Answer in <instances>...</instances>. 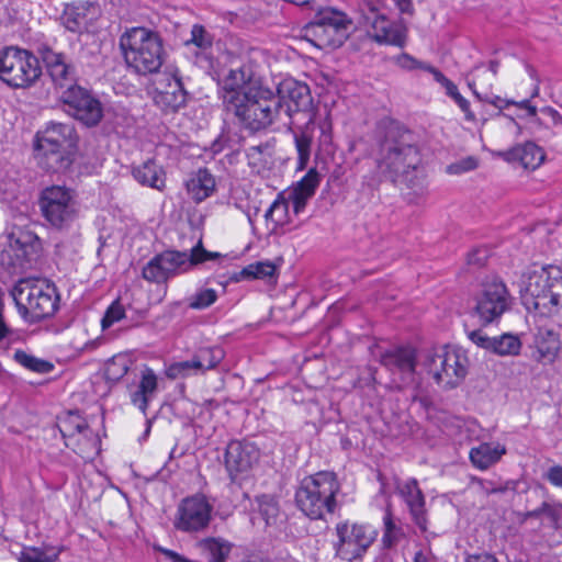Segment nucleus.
Wrapping results in <instances>:
<instances>
[{
    "instance_id": "f257e3e1",
    "label": "nucleus",
    "mask_w": 562,
    "mask_h": 562,
    "mask_svg": "<svg viewBox=\"0 0 562 562\" xmlns=\"http://www.w3.org/2000/svg\"><path fill=\"white\" fill-rule=\"evenodd\" d=\"M220 87L224 110L245 130H265L282 114L280 98L272 89L263 86L249 64L231 69L221 80Z\"/></svg>"
},
{
    "instance_id": "f03ea898",
    "label": "nucleus",
    "mask_w": 562,
    "mask_h": 562,
    "mask_svg": "<svg viewBox=\"0 0 562 562\" xmlns=\"http://www.w3.org/2000/svg\"><path fill=\"white\" fill-rule=\"evenodd\" d=\"M420 160L414 134L396 123L387 125L376 151L378 180H402L409 188L422 189L424 171Z\"/></svg>"
},
{
    "instance_id": "7ed1b4c3",
    "label": "nucleus",
    "mask_w": 562,
    "mask_h": 562,
    "mask_svg": "<svg viewBox=\"0 0 562 562\" xmlns=\"http://www.w3.org/2000/svg\"><path fill=\"white\" fill-rule=\"evenodd\" d=\"M77 143L72 125L50 123L36 134L34 144L37 165L47 172L66 171L74 161Z\"/></svg>"
},
{
    "instance_id": "20e7f679",
    "label": "nucleus",
    "mask_w": 562,
    "mask_h": 562,
    "mask_svg": "<svg viewBox=\"0 0 562 562\" xmlns=\"http://www.w3.org/2000/svg\"><path fill=\"white\" fill-rule=\"evenodd\" d=\"M120 47L127 67L144 76L157 72L166 56L160 35L146 27L126 31L120 38Z\"/></svg>"
},
{
    "instance_id": "39448f33",
    "label": "nucleus",
    "mask_w": 562,
    "mask_h": 562,
    "mask_svg": "<svg viewBox=\"0 0 562 562\" xmlns=\"http://www.w3.org/2000/svg\"><path fill=\"white\" fill-rule=\"evenodd\" d=\"M18 312L27 323L52 317L59 307V294L55 284L45 279H21L11 290Z\"/></svg>"
},
{
    "instance_id": "423d86ee",
    "label": "nucleus",
    "mask_w": 562,
    "mask_h": 562,
    "mask_svg": "<svg viewBox=\"0 0 562 562\" xmlns=\"http://www.w3.org/2000/svg\"><path fill=\"white\" fill-rule=\"evenodd\" d=\"M340 484L334 472L321 471L304 477L296 492L297 508L311 519H323L337 507L336 495Z\"/></svg>"
},
{
    "instance_id": "0eeeda50",
    "label": "nucleus",
    "mask_w": 562,
    "mask_h": 562,
    "mask_svg": "<svg viewBox=\"0 0 562 562\" xmlns=\"http://www.w3.org/2000/svg\"><path fill=\"white\" fill-rule=\"evenodd\" d=\"M524 304L540 316H553L562 308V268L549 266L529 273Z\"/></svg>"
},
{
    "instance_id": "6e6552de",
    "label": "nucleus",
    "mask_w": 562,
    "mask_h": 562,
    "mask_svg": "<svg viewBox=\"0 0 562 562\" xmlns=\"http://www.w3.org/2000/svg\"><path fill=\"white\" fill-rule=\"evenodd\" d=\"M41 215L47 226L67 231L79 216V204L74 190L66 186L52 184L38 195Z\"/></svg>"
},
{
    "instance_id": "1a4fd4ad",
    "label": "nucleus",
    "mask_w": 562,
    "mask_h": 562,
    "mask_svg": "<svg viewBox=\"0 0 562 562\" xmlns=\"http://www.w3.org/2000/svg\"><path fill=\"white\" fill-rule=\"evenodd\" d=\"M42 76L38 57L16 46L0 50V80L12 89H27Z\"/></svg>"
},
{
    "instance_id": "9d476101",
    "label": "nucleus",
    "mask_w": 562,
    "mask_h": 562,
    "mask_svg": "<svg viewBox=\"0 0 562 562\" xmlns=\"http://www.w3.org/2000/svg\"><path fill=\"white\" fill-rule=\"evenodd\" d=\"M356 12L359 15V25L371 27L369 34L374 42L404 47L406 44L405 26L390 21L378 1H359Z\"/></svg>"
},
{
    "instance_id": "9b49d317",
    "label": "nucleus",
    "mask_w": 562,
    "mask_h": 562,
    "mask_svg": "<svg viewBox=\"0 0 562 562\" xmlns=\"http://www.w3.org/2000/svg\"><path fill=\"white\" fill-rule=\"evenodd\" d=\"M352 20L346 13L327 8L315 15L306 25V32L313 35L318 46L339 47L348 38Z\"/></svg>"
},
{
    "instance_id": "f8f14e48",
    "label": "nucleus",
    "mask_w": 562,
    "mask_h": 562,
    "mask_svg": "<svg viewBox=\"0 0 562 562\" xmlns=\"http://www.w3.org/2000/svg\"><path fill=\"white\" fill-rule=\"evenodd\" d=\"M335 532L336 555L347 562L362 559L375 539V532L370 526L349 520L338 522Z\"/></svg>"
},
{
    "instance_id": "ddd939ff",
    "label": "nucleus",
    "mask_w": 562,
    "mask_h": 562,
    "mask_svg": "<svg viewBox=\"0 0 562 562\" xmlns=\"http://www.w3.org/2000/svg\"><path fill=\"white\" fill-rule=\"evenodd\" d=\"M60 98L69 113L86 126H95L101 122L102 103L90 90L77 85L63 91Z\"/></svg>"
},
{
    "instance_id": "4468645a",
    "label": "nucleus",
    "mask_w": 562,
    "mask_h": 562,
    "mask_svg": "<svg viewBox=\"0 0 562 562\" xmlns=\"http://www.w3.org/2000/svg\"><path fill=\"white\" fill-rule=\"evenodd\" d=\"M512 296L502 280H487L476 299L475 313L486 325L499 318L510 306Z\"/></svg>"
},
{
    "instance_id": "2eb2a0df",
    "label": "nucleus",
    "mask_w": 562,
    "mask_h": 562,
    "mask_svg": "<svg viewBox=\"0 0 562 562\" xmlns=\"http://www.w3.org/2000/svg\"><path fill=\"white\" fill-rule=\"evenodd\" d=\"M212 505L203 495H193L181 502L178 507L177 529L186 532L200 531L211 520Z\"/></svg>"
},
{
    "instance_id": "dca6fc26",
    "label": "nucleus",
    "mask_w": 562,
    "mask_h": 562,
    "mask_svg": "<svg viewBox=\"0 0 562 562\" xmlns=\"http://www.w3.org/2000/svg\"><path fill=\"white\" fill-rule=\"evenodd\" d=\"M37 54L56 88L65 91L77 86L75 67L64 53L55 52L47 44H42L37 47Z\"/></svg>"
},
{
    "instance_id": "f3484780",
    "label": "nucleus",
    "mask_w": 562,
    "mask_h": 562,
    "mask_svg": "<svg viewBox=\"0 0 562 562\" xmlns=\"http://www.w3.org/2000/svg\"><path fill=\"white\" fill-rule=\"evenodd\" d=\"M432 362H439V368L434 370V379L445 390L457 387L468 374L467 353H435Z\"/></svg>"
},
{
    "instance_id": "a211bd4d",
    "label": "nucleus",
    "mask_w": 562,
    "mask_h": 562,
    "mask_svg": "<svg viewBox=\"0 0 562 562\" xmlns=\"http://www.w3.org/2000/svg\"><path fill=\"white\" fill-rule=\"evenodd\" d=\"M283 104L282 113L291 117L293 113L306 112L312 109L313 98L310 87L293 78L283 79L274 92Z\"/></svg>"
},
{
    "instance_id": "6ab92c4d",
    "label": "nucleus",
    "mask_w": 562,
    "mask_h": 562,
    "mask_svg": "<svg viewBox=\"0 0 562 562\" xmlns=\"http://www.w3.org/2000/svg\"><path fill=\"white\" fill-rule=\"evenodd\" d=\"M154 103L165 113H176L187 103V91L176 75H164L153 91Z\"/></svg>"
},
{
    "instance_id": "aec40b11",
    "label": "nucleus",
    "mask_w": 562,
    "mask_h": 562,
    "mask_svg": "<svg viewBox=\"0 0 562 562\" xmlns=\"http://www.w3.org/2000/svg\"><path fill=\"white\" fill-rule=\"evenodd\" d=\"M260 457L257 446L247 440H232L225 450L224 462L232 481L239 474L247 473Z\"/></svg>"
},
{
    "instance_id": "412c9836",
    "label": "nucleus",
    "mask_w": 562,
    "mask_h": 562,
    "mask_svg": "<svg viewBox=\"0 0 562 562\" xmlns=\"http://www.w3.org/2000/svg\"><path fill=\"white\" fill-rule=\"evenodd\" d=\"M99 7L92 2H78L67 4L60 16L63 25L72 33L88 31L89 26L98 19Z\"/></svg>"
},
{
    "instance_id": "4be33fe9",
    "label": "nucleus",
    "mask_w": 562,
    "mask_h": 562,
    "mask_svg": "<svg viewBox=\"0 0 562 562\" xmlns=\"http://www.w3.org/2000/svg\"><path fill=\"white\" fill-rule=\"evenodd\" d=\"M221 361V353L218 356L215 353H196L191 360L170 364L166 370V375L171 380L186 379L212 370Z\"/></svg>"
},
{
    "instance_id": "5701e85b",
    "label": "nucleus",
    "mask_w": 562,
    "mask_h": 562,
    "mask_svg": "<svg viewBox=\"0 0 562 562\" xmlns=\"http://www.w3.org/2000/svg\"><path fill=\"white\" fill-rule=\"evenodd\" d=\"M401 495L404 497L414 522L422 531L427 529V518L425 510V497L418 486L416 479H409L400 486Z\"/></svg>"
},
{
    "instance_id": "b1692460",
    "label": "nucleus",
    "mask_w": 562,
    "mask_h": 562,
    "mask_svg": "<svg viewBox=\"0 0 562 562\" xmlns=\"http://www.w3.org/2000/svg\"><path fill=\"white\" fill-rule=\"evenodd\" d=\"M158 391V378L153 369L145 367L140 372V380L135 392L131 395V402L143 414H146L148 404L154 400Z\"/></svg>"
},
{
    "instance_id": "393cba45",
    "label": "nucleus",
    "mask_w": 562,
    "mask_h": 562,
    "mask_svg": "<svg viewBox=\"0 0 562 562\" xmlns=\"http://www.w3.org/2000/svg\"><path fill=\"white\" fill-rule=\"evenodd\" d=\"M505 159L508 161H519L526 169H536L544 160V153L533 142H526L506 151Z\"/></svg>"
},
{
    "instance_id": "a878e982",
    "label": "nucleus",
    "mask_w": 562,
    "mask_h": 562,
    "mask_svg": "<svg viewBox=\"0 0 562 562\" xmlns=\"http://www.w3.org/2000/svg\"><path fill=\"white\" fill-rule=\"evenodd\" d=\"M506 453V447L498 442H483L470 450L469 457L472 464L480 469L486 470Z\"/></svg>"
},
{
    "instance_id": "bb28decb",
    "label": "nucleus",
    "mask_w": 562,
    "mask_h": 562,
    "mask_svg": "<svg viewBox=\"0 0 562 562\" xmlns=\"http://www.w3.org/2000/svg\"><path fill=\"white\" fill-rule=\"evenodd\" d=\"M186 187L191 199L200 203L214 192L215 180L207 169H199L186 182Z\"/></svg>"
},
{
    "instance_id": "cd10ccee",
    "label": "nucleus",
    "mask_w": 562,
    "mask_h": 562,
    "mask_svg": "<svg viewBox=\"0 0 562 562\" xmlns=\"http://www.w3.org/2000/svg\"><path fill=\"white\" fill-rule=\"evenodd\" d=\"M533 347L537 351H560L562 328L557 325L538 326L533 334Z\"/></svg>"
},
{
    "instance_id": "c85d7f7f",
    "label": "nucleus",
    "mask_w": 562,
    "mask_h": 562,
    "mask_svg": "<svg viewBox=\"0 0 562 562\" xmlns=\"http://www.w3.org/2000/svg\"><path fill=\"white\" fill-rule=\"evenodd\" d=\"M132 175L142 186H147L157 190H162L165 188V173L151 159L134 167Z\"/></svg>"
},
{
    "instance_id": "c756f323",
    "label": "nucleus",
    "mask_w": 562,
    "mask_h": 562,
    "mask_svg": "<svg viewBox=\"0 0 562 562\" xmlns=\"http://www.w3.org/2000/svg\"><path fill=\"white\" fill-rule=\"evenodd\" d=\"M66 446L71 448L83 459H92L99 452L100 439L98 435L89 427L82 429L71 441H66Z\"/></svg>"
},
{
    "instance_id": "7c9ffc66",
    "label": "nucleus",
    "mask_w": 562,
    "mask_h": 562,
    "mask_svg": "<svg viewBox=\"0 0 562 562\" xmlns=\"http://www.w3.org/2000/svg\"><path fill=\"white\" fill-rule=\"evenodd\" d=\"M160 261L165 263L166 269H168L167 272L170 279L186 273L193 268L190 251H180L175 249L165 250L160 252Z\"/></svg>"
},
{
    "instance_id": "2f4dec72",
    "label": "nucleus",
    "mask_w": 562,
    "mask_h": 562,
    "mask_svg": "<svg viewBox=\"0 0 562 562\" xmlns=\"http://www.w3.org/2000/svg\"><path fill=\"white\" fill-rule=\"evenodd\" d=\"M209 562H226L232 551V543L222 538H206L199 542Z\"/></svg>"
},
{
    "instance_id": "473e14b6",
    "label": "nucleus",
    "mask_w": 562,
    "mask_h": 562,
    "mask_svg": "<svg viewBox=\"0 0 562 562\" xmlns=\"http://www.w3.org/2000/svg\"><path fill=\"white\" fill-rule=\"evenodd\" d=\"M130 362L126 353H114L105 362L103 372L97 374V380L105 379L111 383L120 381L127 373Z\"/></svg>"
},
{
    "instance_id": "72a5a7b5",
    "label": "nucleus",
    "mask_w": 562,
    "mask_h": 562,
    "mask_svg": "<svg viewBox=\"0 0 562 562\" xmlns=\"http://www.w3.org/2000/svg\"><path fill=\"white\" fill-rule=\"evenodd\" d=\"M61 548L52 546L26 547L20 552L19 562H56Z\"/></svg>"
},
{
    "instance_id": "f704fd0d",
    "label": "nucleus",
    "mask_w": 562,
    "mask_h": 562,
    "mask_svg": "<svg viewBox=\"0 0 562 562\" xmlns=\"http://www.w3.org/2000/svg\"><path fill=\"white\" fill-rule=\"evenodd\" d=\"M276 273V266L271 261H257L243 268L231 279L235 282L241 280H256L271 278Z\"/></svg>"
},
{
    "instance_id": "c9c22d12",
    "label": "nucleus",
    "mask_w": 562,
    "mask_h": 562,
    "mask_svg": "<svg viewBox=\"0 0 562 562\" xmlns=\"http://www.w3.org/2000/svg\"><path fill=\"white\" fill-rule=\"evenodd\" d=\"M313 143V132L308 124L299 132H294V144L297 151V170L306 168L311 157V148Z\"/></svg>"
},
{
    "instance_id": "e433bc0d",
    "label": "nucleus",
    "mask_w": 562,
    "mask_h": 562,
    "mask_svg": "<svg viewBox=\"0 0 562 562\" xmlns=\"http://www.w3.org/2000/svg\"><path fill=\"white\" fill-rule=\"evenodd\" d=\"M88 426L86 419L76 412H69L59 419V430L66 441L76 439L78 434Z\"/></svg>"
},
{
    "instance_id": "4c0bfd02",
    "label": "nucleus",
    "mask_w": 562,
    "mask_h": 562,
    "mask_svg": "<svg viewBox=\"0 0 562 562\" xmlns=\"http://www.w3.org/2000/svg\"><path fill=\"white\" fill-rule=\"evenodd\" d=\"M167 270L165 263L160 261V254H158L146 263L142 276L148 282L165 283L170 279Z\"/></svg>"
},
{
    "instance_id": "58836bf2",
    "label": "nucleus",
    "mask_w": 562,
    "mask_h": 562,
    "mask_svg": "<svg viewBox=\"0 0 562 562\" xmlns=\"http://www.w3.org/2000/svg\"><path fill=\"white\" fill-rule=\"evenodd\" d=\"M381 362L392 366L402 373H412L415 370V353H382Z\"/></svg>"
},
{
    "instance_id": "ea45409f",
    "label": "nucleus",
    "mask_w": 562,
    "mask_h": 562,
    "mask_svg": "<svg viewBox=\"0 0 562 562\" xmlns=\"http://www.w3.org/2000/svg\"><path fill=\"white\" fill-rule=\"evenodd\" d=\"M14 359L26 369L36 373H49L55 368L52 361L37 358L33 353H14Z\"/></svg>"
},
{
    "instance_id": "a19ab883",
    "label": "nucleus",
    "mask_w": 562,
    "mask_h": 562,
    "mask_svg": "<svg viewBox=\"0 0 562 562\" xmlns=\"http://www.w3.org/2000/svg\"><path fill=\"white\" fill-rule=\"evenodd\" d=\"M289 203L279 194L270 207L265 213L266 221H271L274 225H284L288 223Z\"/></svg>"
},
{
    "instance_id": "79ce46f5",
    "label": "nucleus",
    "mask_w": 562,
    "mask_h": 562,
    "mask_svg": "<svg viewBox=\"0 0 562 562\" xmlns=\"http://www.w3.org/2000/svg\"><path fill=\"white\" fill-rule=\"evenodd\" d=\"M321 177L315 168H311L307 173L297 182L294 192L312 198L319 186Z\"/></svg>"
},
{
    "instance_id": "37998d69",
    "label": "nucleus",
    "mask_w": 562,
    "mask_h": 562,
    "mask_svg": "<svg viewBox=\"0 0 562 562\" xmlns=\"http://www.w3.org/2000/svg\"><path fill=\"white\" fill-rule=\"evenodd\" d=\"M217 300V293L213 289H202L190 297L189 307L203 310L211 306Z\"/></svg>"
},
{
    "instance_id": "c03bdc74",
    "label": "nucleus",
    "mask_w": 562,
    "mask_h": 562,
    "mask_svg": "<svg viewBox=\"0 0 562 562\" xmlns=\"http://www.w3.org/2000/svg\"><path fill=\"white\" fill-rule=\"evenodd\" d=\"M384 522V533H383V544L386 548H392L400 539L401 530L397 528L395 522L393 521V517L391 512L387 509L383 517Z\"/></svg>"
},
{
    "instance_id": "a18cd8bd",
    "label": "nucleus",
    "mask_w": 562,
    "mask_h": 562,
    "mask_svg": "<svg viewBox=\"0 0 562 562\" xmlns=\"http://www.w3.org/2000/svg\"><path fill=\"white\" fill-rule=\"evenodd\" d=\"M521 342L518 336L512 334H503L498 337H493V345L491 351H518Z\"/></svg>"
},
{
    "instance_id": "49530a36",
    "label": "nucleus",
    "mask_w": 562,
    "mask_h": 562,
    "mask_svg": "<svg viewBox=\"0 0 562 562\" xmlns=\"http://www.w3.org/2000/svg\"><path fill=\"white\" fill-rule=\"evenodd\" d=\"M188 43L194 44L201 49H207L213 44V36L200 24H194L191 30V38Z\"/></svg>"
},
{
    "instance_id": "de8ad7c7",
    "label": "nucleus",
    "mask_w": 562,
    "mask_h": 562,
    "mask_svg": "<svg viewBox=\"0 0 562 562\" xmlns=\"http://www.w3.org/2000/svg\"><path fill=\"white\" fill-rule=\"evenodd\" d=\"M192 257L193 267L201 265L207 260H217L224 257L221 252L209 251L203 247V243L200 239L198 244L190 250Z\"/></svg>"
},
{
    "instance_id": "09e8293b",
    "label": "nucleus",
    "mask_w": 562,
    "mask_h": 562,
    "mask_svg": "<svg viewBox=\"0 0 562 562\" xmlns=\"http://www.w3.org/2000/svg\"><path fill=\"white\" fill-rule=\"evenodd\" d=\"M125 316V310L119 300L114 301L105 311L101 319L103 329L111 327L114 323L121 321Z\"/></svg>"
},
{
    "instance_id": "8fccbe9b",
    "label": "nucleus",
    "mask_w": 562,
    "mask_h": 562,
    "mask_svg": "<svg viewBox=\"0 0 562 562\" xmlns=\"http://www.w3.org/2000/svg\"><path fill=\"white\" fill-rule=\"evenodd\" d=\"M259 514L267 525L272 524L279 514L277 502L269 496H262L259 501Z\"/></svg>"
},
{
    "instance_id": "3c124183",
    "label": "nucleus",
    "mask_w": 562,
    "mask_h": 562,
    "mask_svg": "<svg viewBox=\"0 0 562 562\" xmlns=\"http://www.w3.org/2000/svg\"><path fill=\"white\" fill-rule=\"evenodd\" d=\"M477 165V159L475 157L469 156L448 165L446 172L449 175H461L476 169Z\"/></svg>"
},
{
    "instance_id": "603ef678",
    "label": "nucleus",
    "mask_w": 562,
    "mask_h": 562,
    "mask_svg": "<svg viewBox=\"0 0 562 562\" xmlns=\"http://www.w3.org/2000/svg\"><path fill=\"white\" fill-rule=\"evenodd\" d=\"M468 337L477 348L492 350L493 337H488L483 330H472L468 334Z\"/></svg>"
},
{
    "instance_id": "864d4df0",
    "label": "nucleus",
    "mask_w": 562,
    "mask_h": 562,
    "mask_svg": "<svg viewBox=\"0 0 562 562\" xmlns=\"http://www.w3.org/2000/svg\"><path fill=\"white\" fill-rule=\"evenodd\" d=\"M395 63L401 68L407 69V70H413V69H416V68L424 69V67L426 66V65H424L423 63L418 61L417 59H415L414 57H412L411 55H408L406 53H403V54L398 55L396 57V59H395Z\"/></svg>"
},
{
    "instance_id": "5fc2aeb1",
    "label": "nucleus",
    "mask_w": 562,
    "mask_h": 562,
    "mask_svg": "<svg viewBox=\"0 0 562 562\" xmlns=\"http://www.w3.org/2000/svg\"><path fill=\"white\" fill-rule=\"evenodd\" d=\"M24 237L25 240L23 241L20 238H18L15 240V245L20 246L25 257H30L32 251H34L35 247L37 246L38 240L35 236L30 234L25 235Z\"/></svg>"
},
{
    "instance_id": "6e6d98bb",
    "label": "nucleus",
    "mask_w": 562,
    "mask_h": 562,
    "mask_svg": "<svg viewBox=\"0 0 562 562\" xmlns=\"http://www.w3.org/2000/svg\"><path fill=\"white\" fill-rule=\"evenodd\" d=\"M544 479L553 486L562 488V465H553L549 468L544 474Z\"/></svg>"
},
{
    "instance_id": "4d7b16f0",
    "label": "nucleus",
    "mask_w": 562,
    "mask_h": 562,
    "mask_svg": "<svg viewBox=\"0 0 562 562\" xmlns=\"http://www.w3.org/2000/svg\"><path fill=\"white\" fill-rule=\"evenodd\" d=\"M486 249H475L468 255V265L475 267H483L487 260Z\"/></svg>"
},
{
    "instance_id": "13d9d810",
    "label": "nucleus",
    "mask_w": 562,
    "mask_h": 562,
    "mask_svg": "<svg viewBox=\"0 0 562 562\" xmlns=\"http://www.w3.org/2000/svg\"><path fill=\"white\" fill-rule=\"evenodd\" d=\"M453 101L459 105L461 111L464 113L468 121H474L475 115L470 109V102L463 98L460 92L452 97Z\"/></svg>"
},
{
    "instance_id": "bf43d9fd",
    "label": "nucleus",
    "mask_w": 562,
    "mask_h": 562,
    "mask_svg": "<svg viewBox=\"0 0 562 562\" xmlns=\"http://www.w3.org/2000/svg\"><path fill=\"white\" fill-rule=\"evenodd\" d=\"M93 392L98 396H105L109 394L111 386L113 383L106 381L105 379L97 380V374L93 378Z\"/></svg>"
},
{
    "instance_id": "052dcab7",
    "label": "nucleus",
    "mask_w": 562,
    "mask_h": 562,
    "mask_svg": "<svg viewBox=\"0 0 562 562\" xmlns=\"http://www.w3.org/2000/svg\"><path fill=\"white\" fill-rule=\"evenodd\" d=\"M291 199L293 203V211L295 214H299L304 210L310 198L302 194H297L296 192L293 191L291 193Z\"/></svg>"
},
{
    "instance_id": "680f3d73",
    "label": "nucleus",
    "mask_w": 562,
    "mask_h": 562,
    "mask_svg": "<svg viewBox=\"0 0 562 562\" xmlns=\"http://www.w3.org/2000/svg\"><path fill=\"white\" fill-rule=\"evenodd\" d=\"M543 115L550 117L554 125H562V115L553 108L544 106L540 110Z\"/></svg>"
},
{
    "instance_id": "e2e57ef3",
    "label": "nucleus",
    "mask_w": 562,
    "mask_h": 562,
    "mask_svg": "<svg viewBox=\"0 0 562 562\" xmlns=\"http://www.w3.org/2000/svg\"><path fill=\"white\" fill-rule=\"evenodd\" d=\"M482 101L488 102L499 110H503V109L514 104L513 100H504L499 97H493V98L484 97Z\"/></svg>"
},
{
    "instance_id": "0e129e2a",
    "label": "nucleus",
    "mask_w": 562,
    "mask_h": 562,
    "mask_svg": "<svg viewBox=\"0 0 562 562\" xmlns=\"http://www.w3.org/2000/svg\"><path fill=\"white\" fill-rule=\"evenodd\" d=\"M531 516L539 517L540 515H547L549 517H554L555 513L553 510V507L548 503H542L540 507L535 509L531 514Z\"/></svg>"
},
{
    "instance_id": "69168bd1",
    "label": "nucleus",
    "mask_w": 562,
    "mask_h": 562,
    "mask_svg": "<svg viewBox=\"0 0 562 562\" xmlns=\"http://www.w3.org/2000/svg\"><path fill=\"white\" fill-rule=\"evenodd\" d=\"M424 69L429 71L434 76V79L441 86H445V83L449 80L440 70L430 65L425 66Z\"/></svg>"
},
{
    "instance_id": "338daca9",
    "label": "nucleus",
    "mask_w": 562,
    "mask_h": 562,
    "mask_svg": "<svg viewBox=\"0 0 562 562\" xmlns=\"http://www.w3.org/2000/svg\"><path fill=\"white\" fill-rule=\"evenodd\" d=\"M402 13H412L413 4L412 0H393Z\"/></svg>"
},
{
    "instance_id": "774afa93",
    "label": "nucleus",
    "mask_w": 562,
    "mask_h": 562,
    "mask_svg": "<svg viewBox=\"0 0 562 562\" xmlns=\"http://www.w3.org/2000/svg\"><path fill=\"white\" fill-rule=\"evenodd\" d=\"M468 562H497L496 558L491 554L471 557Z\"/></svg>"
}]
</instances>
